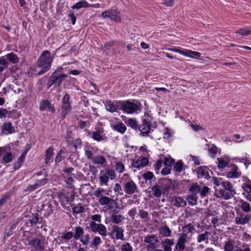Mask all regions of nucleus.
<instances>
[{
  "mask_svg": "<svg viewBox=\"0 0 251 251\" xmlns=\"http://www.w3.org/2000/svg\"><path fill=\"white\" fill-rule=\"evenodd\" d=\"M91 219L93 221L89 223V228L91 231L94 233L98 232L100 235L106 236L107 229L105 226L102 224H97L95 222L100 223L101 216L100 214H95L92 216Z\"/></svg>",
  "mask_w": 251,
  "mask_h": 251,
  "instance_id": "f257e3e1",
  "label": "nucleus"
},
{
  "mask_svg": "<svg viewBox=\"0 0 251 251\" xmlns=\"http://www.w3.org/2000/svg\"><path fill=\"white\" fill-rule=\"evenodd\" d=\"M53 59V56L50 55V51L48 50H44L38 59L36 63V66L50 69Z\"/></svg>",
  "mask_w": 251,
  "mask_h": 251,
  "instance_id": "f03ea898",
  "label": "nucleus"
},
{
  "mask_svg": "<svg viewBox=\"0 0 251 251\" xmlns=\"http://www.w3.org/2000/svg\"><path fill=\"white\" fill-rule=\"evenodd\" d=\"M216 191H218L222 198L225 200H228L234 196L235 192L230 182L225 181L222 188H219V190L216 188Z\"/></svg>",
  "mask_w": 251,
  "mask_h": 251,
  "instance_id": "7ed1b4c3",
  "label": "nucleus"
},
{
  "mask_svg": "<svg viewBox=\"0 0 251 251\" xmlns=\"http://www.w3.org/2000/svg\"><path fill=\"white\" fill-rule=\"evenodd\" d=\"M152 194L157 198H159L162 194H168L170 187L166 183L164 184L163 181L159 182L158 184L153 185L151 188Z\"/></svg>",
  "mask_w": 251,
  "mask_h": 251,
  "instance_id": "20e7f679",
  "label": "nucleus"
},
{
  "mask_svg": "<svg viewBox=\"0 0 251 251\" xmlns=\"http://www.w3.org/2000/svg\"><path fill=\"white\" fill-rule=\"evenodd\" d=\"M67 76V74H56V73H52L47 83V88H50L53 84H56L58 87H60L63 79Z\"/></svg>",
  "mask_w": 251,
  "mask_h": 251,
  "instance_id": "39448f33",
  "label": "nucleus"
},
{
  "mask_svg": "<svg viewBox=\"0 0 251 251\" xmlns=\"http://www.w3.org/2000/svg\"><path fill=\"white\" fill-rule=\"evenodd\" d=\"M27 245L31 249V251H43L45 249L44 240L38 237H33L29 240Z\"/></svg>",
  "mask_w": 251,
  "mask_h": 251,
  "instance_id": "423d86ee",
  "label": "nucleus"
},
{
  "mask_svg": "<svg viewBox=\"0 0 251 251\" xmlns=\"http://www.w3.org/2000/svg\"><path fill=\"white\" fill-rule=\"evenodd\" d=\"M69 100L70 95L66 93L62 100L61 116L63 118H65L71 112L72 107Z\"/></svg>",
  "mask_w": 251,
  "mask_h": 251,
  "instance_id": "0eeeda50",
  "label": "nucleus"
},
{
  "mask_svg": "<svg viewBox=\"0 0 251 251\" xmlns=\"http://www.w3.org/2000/svg\"><path fill=\"white\" fill-rule=\"evenodd\" d=\"M144 242L148 244L147 248L148 251H151L158 247V245L157 244L158 239L156 235L152 234L145 237Z\"/></svg>",
  "mask_w": 251,
  "mask_h": 251,
  "instance_id": "6e6552de",
  "label": "nucleus"
},
{
  "mask_svg": "<svg viewBox=\"0 0 251 251\" xmlns=\"http://www.w3.org/2000/svg\"><path fill=\"white\" fill-rule=\"evenodd\" d=\"M99 202L101 205H107L108 209L109 210L114 208H119L118 202L113 199L106 196H102L99 198Z\"/></svg>",
  "mask_w": 251,
  "mask_h": 251,
  "instance_id": "1a4fd4ad",
  "label": "nucleus"
},
{
  "mask_svg": "<svg viewBox=\"0 0 251 251\" xmlns=\"http://www.w3.org/2000/svg\"><path fill=\"white\" fill-rule=\"evenodd\" d=\"M124 229L118 226H114L112 227V230L108 233V235L112 239L114 240H123L124 239Z\"/></svg>",
  "mask_w": 251,
  "mask_h": 251,
  "instance_id": "9d476101",
  "label": "nucleus"
},
{
  "mask_svg": "<svg viewBox=\"0 0 251 251\" xmlns=\"http://www.w3.org/2000/svg\"><path fill=\"white\" fill-rule=\"evenodd\" d=\"M124 188L125 193L128 195H132L138 192L137 186L132 180L126 182Z\"/></svg>",
  "mask_w": 251,
  "mask_h": 251,
  "instance_id": "9b49d317",
  "label": "nucleus"
},
{
  "mask_svg": "<svg viewBox=\"0 0 251 251\" xmlns=\"http://www.w3.org/2000/svg\"><path fill=\"white\" fill-rule=\"evenodd\" d=\"M103 18H108L111 20L118 22L120 20V13L116 10H105L101 14Z\"/></svg>",
  "mask_w": 251,
  "mask_h": 251,
  "instance_id": "f8f14e48",
  "label": "nucleus"
},
{
  "mask_svg": "<svg viewBox=\"0 0 251 251\" xmlns=\"http://www.w3.org/2000/svg\"><path fill=\"white\" fill-rule=\"evenodd\" d=\"M124 107V111L127 113H133L140 109L139 106L137 104L129 100L125 101Z\"/></svg>",
  "mask_w": 251,
  "mask_h": 251,
  "instance_id": "ddd939ff",
  "label": "nucleus"
},
{
  "mask_svg": "<svg viewBox=\"0 0 251 251\" xmlns=\"http://www.w3.org/2000/svg\"><path fill=\"white\" fill-rule=\"evenodd\" d=\"M169 50L176 52H178L182 55H185L186 56L191 57H194V56L197 57H200L201 56V53L197 51H194L191 50H182L179 49H176V48H173V49H170Z\"/></svg>",
  "mask_w": 251,
  "mask_h": 251,
  "instance_id": "4468645a",
  "label": "nucleus"
},
{
  "mask_svg": "<svg viewBox=\"0 0 251 251\" xmlns=\"http://www.w3.org/2000/svg\"><path fill=\"white\" fill-rule=\"evenodd\" d=\"M39 108L42 111L48 109L49 111L52 113H54L55 111L54 106L51 104L49 100H42L40 102Z\"/></svg>",
  "mask_w": 251,
  "mask_h": 251,
  "instance_id": "2eb2a0df",
  "label": "nucleus"
},
{
  "mask_svg": "<svg viewBox=\"0 0 251 251\" xmlns=\"http://www.w3.org/2000/svg\"><path fill=\"white\" fill-rule=\"evenodd\" d=\"M187 234L185 233H182L178 239L177 243L176 246V250H184L185 248V244L187 242Z\"/></svg>",
  "mask_w": 251,
  "mask_h": 251,
  "instance_id": "dca6fc26",
  "label": "nucleus"
},
{
  "mask_svg": "<svg viewBox=\"0 0 251 251\" xmlns=\"http://www.w3.org/2000/svg\"><path fill=\"white\" fill-rule=\"evenodd\" d=\"M210 170L206 166H200L198 168L197 175L199 178L204 177L207 179L210 178L209 172Z\"/></svg>",
  "mask_w": 251,
  "mask_h": 251,
  "instance_id": "f3484780",
  "label": "nucleus"
},
{
  "mask_svg": "<svg viewBox=\"0 0 251 251\" xmlns=\"http://www.w3.org/2000/svg\"><path fill=\"white\" fill-rule=\"evenodd\" d=\"M99 4H93V5H91L88 4V3L86 1L83 0H81V1L77 2L76 3H75L74 5H73L72 6V8L73 9H80L82 7L88 8V7H94V8H98V7H99Z\"/></svg>",
  "mask_w": 251,
  "mask_h": 251,
  "instance_id": "a211bd4d",
  "label": "nucleus"
},
{
  "mask_svg": "<svg viewBox=\"0 0 251 251\" xmlns=\"http://www.w3.org/2000/svg\"><path fill=\"white\" fill-rule=\"evenodd\" d=\"M171 202L174 205L177 207H184L187 204L186 201L180 197H172L171 198Z\"/></svg>",
  "mask_w": 251,
  "mask_h": 251,
  "instance_id": "6ab92c4d",
  "label": "nucleus"
},
{
  "mask_svg": "<svg viewBox=\"0 0 251 251\" xmlns=\"http://www.w3.org/2000/svg\"><path fill=\"white\" fill-rule=\"evenodd\" d=\"M46 181L44 179H42L39 181L38 182L36 183L33 185H29L24 190V192H28V193L35 190L38 186H41V184H44Z\"/></svg>",
  "mask_w": 251,
  "mask_h": 251,
  "instance_id": "aec40b11",
  "label": "nucleus"
},
{
  "mask_svg": "<svg viewBox=\"0 0 251 251\" xmlns=\"http://www.w3.org/2000/svg\"><path fill=\"white\" fill-rule=\"evenodd\" d=\"M140 132V134L142 136H146L149 135L151 131V126H131Z\"/></svg>",
  "mask_w": 251,
  "mask_h": 251,
  "instance_id": "412c9836",
  "label": "nucleus"
},
{
  "mask_svg": "<svg viewBox=\"0 0 251 251\" xmlns=\"http://www.w3.org/2000/svg\"><path fill=\"white\" fill-rule=\"evenodd\" d=\"M164 251H172L171 247L174 244L173 239H166L162 242Z\"/></svg>",
  "mask_w": 251,
  "mask_h": 251,
  "instance_id": "4be33fe9",
  "label": "nucleus"
},
{
  "mask_svg": "<svg viewBox=\"0 0 251 251\" xmlns=\"http://www.w3.org/2000/svg\"><path fill=\"white\" fill-rule=\"evenodd\" d=\"M118 211L114 210V213L111 215L110 220L113 224H118L121 222L124 219L122 215H117Z\"/></svg>",
  "mask_w": 251,
  "mask_h": 251,
  "instance_id": "5701e85b",
  "label": "nucleus"
},
{
  "mask_svg": "<svg viewBox=\"0 0 251 251\" xmlns=\"http://www.w3.org/2000/svg\"><path fill=\"white\" fill-rule=\"evenodd\" d=\"M26 151L22 153L18 158V160L17 162L14 163V169L15 170L19 169L22 165L25 159Z\"/></svg>",
  "mask_w": 251,
  "mask_h": 251,
  "instance_id": "b1692460",
  "label": "nucleus"
},
{
  "mask_svg": "<svg viewBox=\"0 0 251 251\" xmlns=\"http://www.w3.org/2000/svg\"><path fill=\"white\" fill-rule=\"evenodd\" d=\"M92 161L95 164L102 165L106 162V159L102 155H97L93 156Z\"/></svg>",
  "mask_w": 251,
  "mask_h": 251,
  "instance_id": "393cba45",
  "label": "nucleus"
},
{
  "mask_svg": "<svg viewBox=\"0 0 251 251\" xmlns=\"http://www.w3.org/2000/svg\"><path fill=\"white\" fill-rule=\"evenodd\" d=\"M159 231V233L164 237H170L172 233L171 230L166 225L161 227Z\"/></svg>",
  "mask_w": 251,
  "mask_h": 251,
  "instance_id": "a878e982",
  "label": "nucleus"
},
{
  "mask_svg": "<svg viewBox=\"0 0 251 251\" xmlns=\"http://www.w3.org/2000/svg\"><path fill=\"white\" fill-rule=\"evenodd\" d=\"M224 251H233L234 249V241L228 239L225 242L224 246Z\"/></svg>",
  "mask_w": 251,
  "mask_h": 251,
  "instance_id": "bb28decb",
  "label": "nucleus"
},
{
  "mask_svg": "<svg viewBox=\"0 0 251 251\" xmlns=\"http://www.w3.org/2000/svg\"><path fill=\"white\" fill-rule=\"evenodd\" d=\"M238 168L237 166L234 165L231 171L227 173V176L228 177H238L240 176L241 174L237 171Z\"/></svg>",
  "mask_w": 251,
  "mask_h": 251,
  "instance_id": "cd10ccee",
  "label": "nucleus"
},
{
  "mask_svg": "<svg viewBox=\"0 0 251 251\" xmlns=\"http://www.w3.org/2000/svg\"><path fill=\"white\" fill-rule=\"evenodd\" d=\"M83 228L81 226H78L75 228V233L74 234V238L75 240L80 239L81 236L83 235Z\"/></svg>",
  "mask_w": 251,
  "mask_h": 251,
  "instance_id": "c85d7f7f",
  "label": "nucleus"
},
{
  "mask_svg": "<svg viewBox=\"0 0 251 251\" xmlns=\"http://www.w3.org/2000/svg\"><path fill=\"white\" fill-rule=\"evenodd\" d=\"M182 230L185 233H193L195 231L196 229L194 226L192 224H188L182 227Z\"/></svg>",
  "mask_w": 251,
  "mask_h": 251,
  "instance_id": "c756f323",
  "label": "nucleus"
},
{
  "mask_svg": "<svg viewBox=\"0 0 251 251\" xmlns=\"http://www.w3.org/2000/svg\"><path fill=\"white\" fill-rule=\"evenodd\" d=\"M161 181H163L164 184L166 183L168 185L167 182H170V188L171 187L174 190L176 189L177 188L178 186V183L175 181V180H172L170 179L167 178H163L162 179H161Z\"/></svg>",
  "mask_w": 251,
  "mask_h": 251,
  "instance_id": "7c9ffc66",
  "label": "nucleus"
},
{
  "mask_svg": "<svg viewBox=\"0 0 251 251\" xmlns=\"http://www.w3.org/2000/svg\"><path fill=\"white\" fill-rule=\"evenodd\" d=\"M6 57L7 59L12 63H17L19 61V57L13 52L7 54Z\"/></svg>",
  "mask_w": 251,
  "mask_h": 251,
  "instance_id": "2f4dec72",
  "label": "nucleus"
},
{
  "mask_svg": "<svg viewBox=\"0 0 251 251\" xmlns=\"http://www.w3.org/2000/svg\"><path fill=\"white\" fill-rule=\"evenodd\" d=\"M241 203V207L243 211L245 212H249L251 211V208L250 204L243 200L240 201Z\"/></svg>",
  "mask_w": 251,
  "mask_h": 251,
  "instance_id": "473e14b6",
  "label": "nucleus"
},
{
  "mask_svg": "<svg viewBox=\"0 0 251 251\" xmlns=\"http://www.w3.org/2000/svg\"><path fill=\"white\" fill-rule=\"evenodd\" d=\"M189 191L192 193L191 195L197 196V194L201 191V187L196 183L189 187Z\"/></svg>",
  "mask_w": 251,
  "mask_h": 251,
  "instance_id": "72a5a7b5",
  "label": "nucleus"
},
{
  "mask_svg": "<svg viewBox=\"0 0 251 251\" xmlns=\"http://www.w3.org/2000/svg\"><path fill=\"white\" fill-rule=\"evenodd\" d=\"M101 243V240L99 236H96L94 237L93 240L92 241L90 246L93 248L97 249L98 246Z\"/></svg>",
  "mask_w": 251,
  "mask_h": 251,
  "instance_id": "f704fd0d",
  "label": "nucleus"
},
{
  "mask_svg": "<svg viewBox=\"0 0 251 251\" xmlns=\"http://www.w3.org/2000/svg\"><path fill=\"white\" fill-rule=\"evenodd\" d=\"M72 210L74 214H77L83 213L84 212L85 208L81 205V203H78L73 208Z\"/></svg>",
  "mask_w": 251,
  "mask_h": 251,
  "instance_id": "c9c22d12",
  "label": "nucleus"
},
{
  "mask_svg": "<svg viewBox=\"0 0 251 251\" xmlns=\"http://www.w3.org/2000/svg\"><path fill=\"white\" fill-rule=\"evenodd\" d=\"M210 235V233L208 231H205L204 233L198 235L197 236V242L201 243L205 240H207Z\"/></svg>",
  "mask_w": 251,
  "mask_h": 251,
  "instance_id": "e433bc0d",
  "label": "nucleus"
},
{
  "mask_svg": "<svg viewBox=\"0 0 251 251\" xmlns=\"http://www.w3.org/2000/svg\"><path fill=\"white\" fill-rule=\"evenodd\" d=\"M235 33L239 34L243 36H247L251 33V29L250 28V27L240 28L238 30L235 31Z\"/></svg>",
  "mask_w": 251,
  "mask_h": 251,
  "instance_id": "4c0bfd02",
  "label": "nucleus"
},
{
  "mask_svg": "<svg viewBox=\"0 0 251 251\" xmlns=\"http://www.w3.org/2000/svg\"><path fill=\"white\" fill-rule=\"evenodd\" d=\"M198 197L194 195H190L188 196L187 200L189 204L191 205H195L197 203Z\"/></svg>",
  "mask_w": 251,
  "mask_h": 251,
  "instance_id": "58836bf2",
  "label": "nucleus"
},
{
  "mask_svg": "<svg viewBox=\"0 0 251 251\" xmlns=\"http://www.w3.org/2000/svg\"><path fill=\"white\" fill-rule=\"evenodd\" d=\"M151 117L148 114H145L142 117L143 124L142 126H151Z\"/></svg>",
  "mask_w": 251,
  "mask_h": 251,
  "instance_id": "ea45409f",
  "label": "nucleus"
},
{
  "mask_svg": "<svg viewBox=\"0 0 251 251\" xmlns=\"http://www.w3.org/2000/svg\"><path fill=\"white\" fill-rule=\"evenodd\" d=\"M13 156L11 153H6L3 156L2 163H8L11 162L13 160Z\"/></svg>",
  "mask_w": 251,
  "mask_h": 251,
  "instance_id": "a19ab883",
  "label": "nucleus"
},
{
  "mask_svg": "<svg viewBox=\"0 0 251 251\" xmlns=\"http://www.w3.org/2000/svg\"><path fill=\"white\" fill-rule=\"evenodd\" d=\"M15 132V129L14 126H3L2 133L5 135L11 134Z\"/></svg>",
  "mask_w": 251,
  "mask_h": 251,
  "instance_id": "79ce46f5",
  "label": "nucleus"
},
{
  "mask_svg": "<svg viewBox=\"0 0 251 251\" xmlns=\"http://www.w3.org/2000/svg\"><path fill=\"white\" fill-rule=\"evenodd\" d=\"M53 154V148L52 147H50L48 148L46 151V158H45V163L46 164L48 163L49 162L50 157H51Z\"/></svg>",
  "mask_w": 251,
  "mask_h": 251,
  "instance_id": "37998d69",
  "label": "nucleus"
},
{
  "mask_svg": "<svg viewBox=\"0 0 251 251\" xmlns=\"http://www.w3.org/2000/svg\"><path fill=\"white\" fill-rule=\"evenodd\" d=\"M65 148H62L57 153V155L56 156L55 162V163H58L60 162L62 159L63 158V157L62 156V153H64L65 152Z\"/></svg>",
  "mask_w": 251,
  "mask_h": 251,
  "instance_id": "c03bdc74",
  "label": "nucleus"
},
{
  "mask_svg": "<svg viewBox=\"0 0 251 251\" xmlns=\"http://www.w3.org/2000/svg\"><path fill=\"white\" fill-rule=\"evenodd\" d=\"M106 109L107 110L110 112H114L116 111L115 104L114 102H112L111 101H109L107 104L106 105Z\"/></svg>",
  "mask_w": 251,
  "mask_h": 251,
  "instance_id": "a18cd8bd",
  "label": "nucleus"
},
{
  "mask_svg": "<svg viewBox=\"0 0 251 251\" xmlns=\"http://www.w3.org/2000/svg\"><path fill=\"white\" fill-rule=\"evenodd\" d=\"M105 174L108 178L111 180H113L116 178L115 172L114 170L112 169H108L106 170Z\"/></svg>",
  "mask_w": 251,
  "mask_h": 251,
  "instance_id": "49530a36",
  "label": "nucleus"
},
{
  "mask_svg": "<svg viewBox=\"0 0 251 251\" xmlns=\"http://www.w3.org/2000/svg\"><path fill=\"white\" fill-rule=\"evenodd\" d=\"M183 163L182 160L177 161L174 166V169L176 172L180 173L182 170Z\"/></svg>",
  "mask_w": 251,
  "mask_h": 251,
  "instance_id": "de8ad7c7",
  "label": "nucleus"
},
{
  "mask_svg": "<svg viewBox=\"0 0 251 251\" xmlns=\"http://www.w3.org/2000/svg\"><path fill=\"white\" fill-rule=\"evenodd\" d=\"M90 240V236L88 234H86L85 235L83 236V237H81L80 238V242L82 243L83 245L85 246L86 248H87V245L89 244Z\"/></svg>",
  "mask_w": 251,
  "mask_h": 251,
  "instance_id": "09e8293b",
  "label": "nucleus"
},
{
  "mask_svg": "<svg viewBox=\"0 0 251 251\" xmlns=\"http://www.w3.org/2000/svg\"><path fill=\"white\" fill-rule=\"evenodd\" d=\"M139 215L141 218L144 219L145 221L149 220V219L150 217L148 212L143 209H140L139 211Z\"/></svg>",
  "mask_w": 251,
  "mask_h": 251,
  "instance_id": "8fccbe9b",
  "label": "nucleus"
},
{
  "mask_svg": "<svg viewBox=\"0 0 251 251\" xmlns=\"http://www.w3.org/2000/svg\"><path fill=\"white\" fill-rule=\"evenodd\" d=\"M105 192V190L101 188H98L94 192V195L96 198H100L101 197L103 196V195Z\"/></svg>",
  "mask_w": 251,
  "mask_h": 251,
  "instance_id": "3c124183",
  "label": "nucleus"
},
{
  "mask_svg": "<svg viewBox=\"0 0 251 251\" xmlns=\"http://www.w3.org/2000/svg\"><path fill=\"white\" fill-rule=\"evenodd\" d=\"M100 182L101 184L107 185L108 182V178L105 174L101 175L99 177Z\"/></svg>",
  "mask_w": 251,
  "mask_h": 251,
  "instance_id": "603ef678",
  "label": "nucleus"
},
{
  "mask_svg": "<svg viewBox=\"0 0 251 251\" xmlns=\"http://www.w3.org/2000/svg\"><path fill=\"white\" fill-rule=\"evenodd\" d=\"M212 180L213 181L214 184L216 186H220L222 187V185H223V183L225 181H223L222 179L221 178H217L216 177H213Z\"/></svg>",
  "mask_w": 251,
  "mask_h": 251,
  "instance_id": "864d4df0",
  "label": "nucleus"
},
{
  "mask_svg": "<svg viewBox=\"0 0 251 251\" xmlns=\"http://www.w3.org/2000/svg\"><path fill=\"white\" fill-rule=\"evenodd\" d=\"M153 174L152 172L148 171L147 173H144L142 175L143 178L147 181L150 180L153 177Z\"/></svg>",
  "mask_w": 251,
  "mask_h": 251,
  "instance_id": "5fc2aeb1",
  "label": "nucleus"
},
{
  "mask_svg": "<svg viewBox=\"0 0 251 251\" xmlns=\"http://www.w3.org/2000/svg\"><path fill=\"white\" fill-rule=\"evenodd\" d=\"M163 162L162 160H158L154 165L155 171L156 174L159 173V171L163 166Z\"/></svg>",
  "mask_w": 251,
  "mask_h": 251,
  "instance_id": "6e6d98bb",
  "label": "nucleus"
},
{
  "mask_svg": "<svg viewBox=\"0 0 251 251\" xmlns=\"http://www.w3.org/2000/svg\"><path fill=\"white\" fill-rule=\"evenodd\" d=\"M122 251H132L133 248L131 246L130 244L127 242L121 246Z\"/></svg>",
  "mask_w": 251,
  "mask_h": 251,
  "instance_id": "4d7b16f0",
  "label": "nucleus"
},
{
  "mask_svg": "<svg viewBox=\"0 0 251 251\" xmlns=\"http://www.w3.org/2000/svg\"><path fill=\"white\" fill-rule=\"evenodd\" d=\"M74 237V233L72 231H69L63 234L61 238L65 240H69Z\"/></svg>",
  "mask_w": 251,
  "mask_h": 251,
  "instance_id": "13d9d810",
  "label": "nucleus"
},
{
  "mask_svg": "<svg viewBox=\"0 0 251 251\" xmlns=\"http://www.w3.org/2000/svg\"><path fill=\"white\" fill-rule=\"evenodd\" d=\"M115 169L119 173H122L125 170L124 165L121 162L116 163L115 164Z\"/></svg>",
  "mask_w": 251,
  "mask_h": 251,
  "instance_id": "bf43d9fd",
  "label": "nucleus"
},
{
  "mask_svg": "<svg viewBox=\"0 0 251 251\" xmlns=\"http://www.w3.org/2000/svg\"><path fill=\"white\" fill-rule=\"evenodd\" d=\"M217 160L218 161V167L219 169H223L227 166V162L226 161L220 158H218Z\"/></svg>",
  "mask_w": 251,
  "mask_h": 251,
  "instance_id": "052dcab7",
  "label": "nucleus"
},
{
  "mask_svg": "<svg viewBox=\"0 0 251 251\" xmlns=\"http://www.w3.org/2000/svg\"><path fill=\"white\" fill-rule=\"evenodd\" d=\"M8 64V62L4 59H0V72H2Z\"/></svg>",
  "mask_w": 251,
  "mask_h": 251,
  "instance_id": "680f3d73",
  "label": "nucleus"
},
{
  "mask_svg": "<svg viewBox=\"0 0 251 251\" xmlns=\"http://www.w3.org/2000/svg\"><path fill=\"white\" fill-rule=\"evenodd\" d=\"M101 131V130L99 131H96L94 132L93 133V138L98 141H100L102 139V136L100 134V132Z\"/></svg>",
  "mask_w": 251,
  "mask_h": 251,
  "instance_id": "e2e57ef3",
  "label": "nucleus"
},
{
  "mask_svg": "<svg viewBox=\"0 0 251 251\" xmlns=\"http://www.w3.org/2000/svg\"><path fill=\"white\" fill-rule=\"evenodd\" d=\"M10 197V195L8 193H6L4 195L1 199L0 200V206H2L4 204L8 201Z\"/></svg>",
  "mask_w": 251,
  "mask_h": 251,
  "instance_id": "0e129e2a",
  "label": "nucleus"
},
{
  "mask_svg": "<svg viewBox=\"0 0 251 251\" xmlns=\"http://www.w3.org/2000/svg\"><path fill=\"white\" fill-rule=\"evenodd\" d=\"M208 147V150L209 153L212 154L214 155L217 152V148L214 145H212V147L210 148V146L208 144L206 145Z\"/></svg>",
  "mask_w": 251,
  "mask_h": 251,
  "instance_id": "69168bd1",
  "label": "nucleus"
},
{
  "mask_svg": "<svg viewBox=\"0 0 251 251\" xmlns=\"http://www.w3.org/2000/svg\"><path fill=\"white\" fill-rule=\"evenodd\" d=\"M38 220L39 218L37 214H35L34 215H33L32 217L30 218L29 219V221L32 226L35 225L36 224H37L38 222Z\"/></svg>",
  "mask_w": 251,
  "mask_h": 251,
  "instance_id": "338daca9",
  "label": "nucleus"
},
{
  "mask_svg": "<svg viewBox=\"0 0 251 251\" xmlns=\"http://www.w3.org/2000/svg\"><path fill=\"white\" fill-rule=\"evenodd\" d=\"M114 192L120 195H123V190L121 185L119 183H116L114 188Z\"/></svg>",
  "mask_w": 251,
  "mask_h": 251,
  "instance_id": "774afa93",
  "label": "nucleus"
}]
</instances>
